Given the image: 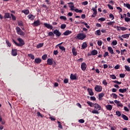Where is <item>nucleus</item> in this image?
Masks as SVG:
<instances>
[{"mask_svg": "<svg viewBox=\"0 0 130 130\" xmlns=\"http://www.w3.org/2000/svg\"><path fill=\"white\" fill-rule=\"evenodd\" d=\"M77 38L79 40H84L86 38V34L80 33L77 35Z\"/></svg>", "mask_w": 130, "mask_h": 130, "instance_id": "f257e3e1", "label": "nucleus"}, {"mask_svg": "<svg viewBox=\"0 0 130 130\" xmlns=\"http://www.w3.org/2000/svg\"><path fill=\"white\" fill-rule=\"evenodd\" d=\"M18 41H19V43H18L17 46L19 47H22V46L25 45V42L24 40L20 38L17 39Z\"/></svg>", "mask_w": 130, "mask_h": 130, "instance_id": "f03ea898", "label": "nucleus"}, {"mask_svg": "<svg viewBox=\"0 0 130 130\" xmlns=\"http://www.w3.org/2000/svg\"><path fill=\"white\" fill-rule=\"evenodd\" d=\"M94 90L96 92H101V91H102V86L100 85H95Z\"/></svg>", "mask_w": 130, "mask_h": 130, "instance_id": "7ed1b4c3", "label": "nucleus"}, {"mask_svg": "<svg viewBox=\"0 0 130 130\" xmlns=\"http://www.w3.org/2000/svg\"><path fill=\"white\" fill-rule=\"evenodd\" d=\"M12 55H13V56H17V55H18V50L17 49H12Z\"/></svg>", "mask_w": 130, "mask_h": 130, "instance_id": "20e7f679", "label": "nucleus"}, {"mask_svg": "<svg viewBox=\"0 0 130 130\" xmlns=\"http://www.w3.org/2000/svg\"><path fill=\"white\" fill-rule=\"evenodd\" d=\"M93 107L94 109H95L96 110H101V106L99 105L98 104H94Z\"/></svg>", "mask_w": 130, "mask_h": 130, "instance_id": "39448f33", "label": "nucleus"}, {"mask_svg": "<svg viewBox=\"0 0 130 130\" xmlns=\"http://www.w3.org/2000/svg\"><path fill=\"white\" fill-rule=\"evenodd\" d=\"M44 25L45 27L47 28V29H50V30H52L53 29V26H52V25H50L49 23H45Z\"/></svg>", "mask_w": 130, "mask_h": 130, "instance_id": "423d86ee", "label": "nucleus"}, {"mask_svg": "<svg viewBox=\"0 0 130 130\" xmlns=\"http://www.w3.org/2000/svg\"><path fill=\"white\" fill-rule=\"evenodd\" d=\"M81 68L82 71H86V69H87V64L85 62H83L81 63Z\"/></svg>", "mask_w": 130, "mask_h": 130, "instance_id": "0eeeda50", "label": "nucleus"}, {"mask_svg": "<svg viewBox=\"0 0 130 130\" xmlns=\"http://www.w3.org/2000/svg\"><path fill=\"white\" fill-rule=\"evenodd\" d=\"M53 34H55L56 36L59 37L61 35V32H60L58 30L55 29L53 31Z\"/></svg>", "mask_w": 130, "mask_h": 130, "instance_id": "6e6552de", "label": "nucleus"}, {"mask_svg": "<svg viewBox=\"0 0 130 130\" xmlns=\"http://www.w3.org/2000/svg\"><path fill=\"white\" fill-rule=\"evenodd\" d=\"M47 62L49 66H52L53 64V59L48 58Z\"/></svg>", "mask_w": 130, "mask_h": 130, "instance_id": "1a4fd4ad", "label": "nucleus"}, {"mask_svg": "<svg viewBox=\"0 0 130 130\" xmlns=\"http://www.w3.org/2000/svg\"><path fill=\"white\" fill-rule=\"evenodd\" d=\"M32 25H34L35 27H37V26H40V21L39 20H37L34 21V22L32 23Z\"/></svg>", "mask_w": 130, "mask_h": 130, "instance_id": "9d476101", "label": "nucleus"}, {"mask_svg": "<svg viewBox=\"0 0 130 130\" xmlns=\"http://www.w3.org/2000/svg\"><path fill=\"white\" fill-rule=\"evenodd\" d=\"M87 91H88L90 96L94 95V92H93V89L92 88H88Z\"/></svg>", "mask_w": 130, "mask_h": 130, "instance_id": "9b49d317", "label": "nucleus"}, {"mask_svg": "<svg viewBox=\"0 0 130 130\" xmlns=\"http://www.w3.org/2000/svg\"><path fill=\"white\" fill-rule=\"evenodd\" d=\"M70 34H72V31L69 30H67L63 33L64 36H68V35H70Z\"/></svg>", "mask_w": 130, "mask_h": 130, "instance_id": "f8f14e48", "label": "nucleus"}, {"mask_svg": "<svg viewBox=\"0 0 130 130\" xmlns=\"http://www.w3.org/2000/svg\"><path fill=\"white\" fill-rule=\"evenodd\" d=\"M106 108L107 110H109V111H111V110H112L113 107L111 105H107L106 106Z\"/></svg>", "mask_w": 130, "mask_h": 130, "instance_id": "ddd939ff", "label": "nucleus"}, {"mask_svg": "<svg viewBox=\"0 0 130 130\" xmlns=\"http://www.w3.org/2000/svg\"><path fill=\"white\" fill-rule=\"evenodd\" d=\"M27 18H28L29 20H31V21H33V20L35 19V16L32 14H29L27 16Z\"/></svg>", "mask_w": 130, "mask_h": 130, "instance_id": "4468645a", "label": "nucleus"}, {"mask_svg": "<svg viewBox=\"0 0 130 130\" xmlns=\"http://www.w3.org/2000/svg\"><path fill=\"white\" fill-rule=\"evenodd\" d=\"M108 51H109V52H110V53H111V54H115L114 52L113 49H112V47H108Z\"/></svg>", "mask_w": 130, "mask_h": 130, "instance_id": "2eb2a0df", "label": "nucleus"}, {"mask_svg": "<svg viewBox=\"0 0 130 130\" xmlns=\"http://www.w3.org/2000/svg\"><path fill=\"white\" fill-rule=\"evenodd\" d=\"M71 80H77V74H71L70 76Z\"/></svg>", "mask_w": 130, "mask_h": 130, "instance_id": "dca6fc26", "label": "nucleus"}, {"mask_svg": "<svg viewBox=\"0 0 130 130\" xmlns=\"http://www.w3.org/2000/svg\"><path fill=\"white\" fill-rule=\"evenodd\" d=\"M42 61L41 58H37L35 59V62H36V63H41Z\"/></svg>", "mask_w": 130, "mask_h": 130, "instance_id": "f3484780", "label": "nucleus"}, {"mask_svg": "<svg viewBox=\"0 0 130 130\" xmlns=\"http://www.w3.org/2000/svg\"><path fill=\"white\" fill-rule=\"evenodd\" d=\"M72 53L73 55H74V56H76L77 53V50L76 49V48L73 47L72 48Z\"/></svg>", "mask_w": 130, "mask_h": 130, "instance_id": "a211bd4d", "label": "nucleus"}, {"mask_svg": "<svg viewBox=\"0 0 130 130\" xmlns=\"http://www.w3.org/2000/svg\"><path fill=\"white\" fill-rule=\"evenodd\" d=\"M4 17L7 19H11V16H10V13H5Z\"/></svg>", "mask_w": 130, "mask_h": 130, "instance_id": "6ab92c4d", "label": "nucleus"}, {"mask_svg": "<svg viewBox=\"0 0 130 130\" xmlns=\"http://www.w3.org/2000/svg\"><path fill=\"white\" fill-rule=\"evenodd\" d=\"M95 35H98V36H100V35H101V30L100 29L97 30L95 31Z\"/></svg>", "mask_w": 130, "mask_h": 130, "instance_id": "aec40b11", "label": "nucleus"}, {"mask_svg": "<svg viewBox=\"0 0 130 130\" xmlns=\"http://www.w3.org/2000/svg\"><path fill=\"white\" fill-rule=\"evenodd\" d=\"M22 13H23L25 15H28L30 12L29 11V10H24L22 11Z\"/></svg>", "mask_w": 130, "mask_h": 130, "instance_id": "412c9836", "label": "nucleus"}, {"mask_svg": "<svg viewBox=\"0 0 130 130\" xmlns=\"http://www.w3.org/2000/svg\"><path fill=\"white\" fill-rule=\"evenodd\" d=\"M87 43L84 42L83 43L82 45V49H85V48H87Z\"/></svg>", "mask_w": 130, "mask_h": 130, "instance_id": "4be33fe9", "label": "nucleus"}, {"mask_svg": "<svg viewBox=\"0 0 130 130\" xmlns=\"http://www.w3.org/2000/svg\"><path fill=\"white\" fill-rule=\"evenodd\" d=\"M92 55H96L98 54V51L96 50H93L91 51Z\"/></svg>", "mask_w": 130, "mask_h": 130, "instance_id": "5701e85b", "label": "nucleus"}, {"mask_svg": "<svg viewBox=\"0 0 130 130\" xmlns=\"http://www.w3.org/2000/svg\"><path fill=\"white\" fill-rule=\"evenodd\" d=\"M121 116L124 119V120H128V117H127L126 115L122 114Z\"/></svg>", "mask_w": 130, "mask_h": 130, "instance_id": "b1692460", "label": "nucleus"}, {"mask_svg": "<svg viewBox=\"0 0 130 130\" xmlns=\"http://www.w3.org/2000/svg\"><path fill=\"white\" fill-rule=\"evenodd\" d=\"M126 91H127L126 88H124V89L120 88L119 89V91L120 92V93H124L126 92Z\"/></svg>", "mask_w": 130, "mask_h": 130, "instance_id": "393cba45", "label": "nucleus"}, {"mask_svg": "<svg viewBox=\"0 0 130 130\" xmlns=\"http://www.w3.org/2000/svg\"><path fill=\"white\" fill-rule=\"evenodd\" d=\"M81 24H83V25H85V26H86V27L87 28V29H90V26L88 25V23L82 21V22H81Z\"/></svg>", "mask_w": 130, "mask_h": 130, "instance_id": "a878e982", "label": "nucleus"}, {"mask_svg": "<svg viewBox=\"0 0 130 130\" xmlns=\"http://www.w3.org/2000/svg\"><path fill=\"white\" fill-rule=\"evenodd\" d=\"M28 56L31 58V59H35V57L34 56V55L32 54L31 53L28 54Z\"/></svg>", "mask_w": 130, "mask_h": 130, "instance_id": "bb28decb", "label": "nucleus"}, {"mask_svg": "<svg viewBox=\"0 0 130 130\" xmlns=\"http://www.w3.org/2000/svg\"><path fill=\"white\" fill-rule=\"evenodd\" d=\"M103 97H104V93H101L99 94V100H101V98H103Z\"/></svg>", "mask_w": 130, "mask_h": 130, "instance_id": "cd10ccee", "label": "nucleus"}, {"mask_svg": "<svg viewBox=\"0 0 130 130\" xmlns=\"http://www.w3.org/2000/svg\"><path fill=\"white\" fill-rule=\"evenodd\" d=\"M87 104L89 105V106L90 107H94V104H93V103L90 102V101H87Z\"/></svg>", "mask_w": 130, "mask_h": 130, "instance_id": "c85d7f7f", "label": "nucleus"}, {"mask_svg": "<svg viewBox=\"0 0 130 130\" xmlns=\"http://www.w3.org/2000/svg\"><path fill=\"white\" fill-rule=\"evenodd\" d=\"M121 37H122V38H128V37H129V34L122 35Z\"/></svg>", "mask_w": 130, "mask_h": 130, "instance_id": "c756f323", "label": "nucleus"}, {"mask_svg": "<svg viewBox=\"0 0 130 130\" xmlns=\"http://www.w3.org/2000/svg\"><path fill=\"white\" fill-rule=\"evenodd\" d=\"M17 34H19V35H21V36H25V32L23 31L22 30H20Z\"/></svg>", "mask_w": 130, "mask_h": 130, "instance_id": "7c9ffc66", "label": "nucleus"}, {"mask_svg": "<svg viewBox=\"0 0 130 130\" xmlns=\"http://www.w3.org/2000/svg\"><path fill=\"white\" fill-rule=\"evenodd\" d=\"M44 45L43 43H39L38 45H37V48H41Z\"/></svg>", "mask_w": 130, "mask_h": 130, "instance_id": "2f4dec72", "label": "nucleus"}, {"mask_svg": "<svg viewBox=\"0 0 130 130\" xmlns=\"http://www.w3.org/2000/svg\"><path fill=\"white\" fill-rule=\"evenodd\" d=\"M18 26H24V23L22 21H18Z\"/></svg>", "mask_w": 130, "mask_h": 130, "instance_id": "473e14b6", "label": "nucleus"}, {"mask_svg": "<svg viewBox=\"0 0 130 130\" xmlns=\"http://www.w3.org/2000/svg\"><path fill=\"white\" fill-rule=\"evenodd\" d=\"M59 49H60L62 51H64V52H66V48H64V47L61 46H59Z\"/></svg>", "mask_w": 130, "mask_h": 130, "instance_id": "72a5a7b5", "label": "nucleus"}, {"mask_svg": "<svg viewBox=\"0 0 130 130\" xmlns=\"http://www.w3.org/2000/svg\"><path fill=\"white\" fill-rule=\"evenodd\" d=\"M11 16L13 21H16V20H17V18L16 17V16H15V15H14V14H11Z\"/></svg>", "mask_w": 130, "mask_h": 130, "instance_id": "f704fd0d", "label": "nucleus"}, {"mask_svg": "<svg viewBox=\"0 0 130 130\" xmlns=\"http://www.w3.org/2000/svg\"><path fill=\"white\" fill-rule=\"evenodd\" d=\"M92 113H93L94 114H99V112L98 110H94L92 111Z\"/></svg>", "mask_w": 130, "mask_h": 130, "instance_id": "c9c22d12", "label": "nucleus"}, {"mask_svg": "<svg viewBox=\"0 0 130 130\" xmlns=\"http://www.w3.org/2000/svg\"><path fill=\"white\" fill-rule=\"evenodd\" d=\"M124 68H125V70L127 71V72H130V68H129V67H128V66L125 65Z\"/></svg>", "mask_w": 130, "mask_h": 130, "instance_id": "e433bc0d", "label": "nucleus"}, {"mask_svg": "<svg viewBox=\"0 0 130 130\" xmlns=\"http://www.w3.org/2000/svg\"><path fill=\"white\" fill-rule=\"evenodd\" d=\"M115 23V21H110V22H107V25L112 26V25H114Z\"/></svg>", "mask_w": 130, "mask_h": 130, "instance_id": "4c0bfd02", "label": "nucleus"}, {"mask_svg": "<svg viewBox=\"0 0 130 130\" xmlns=\"http://www.w3.org/2000/svg\"><path fill=\"white\" fill-rule=\"evenodd\" d=\"M119 29L121 30V31H125V30H127L126 27L119 26Z\"/></svg>", "mask_w": 130, "mask_h": 130, "instance_id": "58836bf2", "label": "nucleus"}, {"mask_svg": "<svg viewBox=\"0 0 130 130\" xmlns=\"http://www.w3.org/2000/svg\"><path fill=\"white\" fill-rule=\"evenodd\" d=\"M75 12H76V13H82L83 12V10H79L78 9H75Z\"/></svg>", "mask_w": 130, "mask_h": 130, "instance_id": "ea45409f", "label": "nucleus"}, {"mask_svg": "<svg viewBox=\"0 0 130 130\" xmlns=\"http://www.w3.org/2000/svg\"><path fill=\"white\" fill-rule=\"evenodd\" d=\"M60 19L61 20H64V21H67V17L63 16H60Z\"/></svg>", "mask_w": 130, "mask_h": 130, "instance_id": "a19ab883", "label": "nucleus"}, {"mask_svg": "<svg viewBox=\"0 0 130 130\" xmlns=\"http://www.w3.org/2000/svg\"><path fill=\"white\" fill-rule=\"evenodd\" d=\"M67 25L66 24H62L60 26L61 29H66Z\"/></svg>", "mask_w": 130, "mask_h": 130, "instance_id": "79ce46f5", "label": "nucleus"}, {"mask_svg": "<svg viewBox=\"0 0 130 130\" xmlns=\"http://www.w3.org/2000/svg\"><path fill=\"white\" fill-rule=\"evenodd\" d=\"M123 5H124V7H126L127 8V9H130V4H129L124 3Z\"/></svg>", "mask_w": 130, "mask_h": 130, "instance_id": "37998d69", "label": "nucleus"}, {"mask_svg": "<svg viewBox=\"0 0 130 130\" xmlns=\"http://www.w3.org/2000/svg\"><path fill=\"white\" fill-rule=\"evenodd\" d=\"M112 96L114 99H117V94H116V93H112Z\"/></svg>", "mask_w": 130, "mask_h": 130, "instance_id": "c03bdc74", "label": "nucleus"}, {"mask_svg": "<svg viewBox=\"0 0 130 130\" xmlns=\"http://www.w3.org/2000/svg\"><path fill=\"white\" fill-rule=\"evenodd\" d=\"M16 32L18 34L21 30V28L18 26L16 27Z\"/></svg>", "mask_w": 130, "mask_h": 130, "instance_id": "a18cd8bd", "label": "nucleus"}, {"mask_svg": "<svg viewBox=\"0 0 130 130\" xmlns=\"http://www.w3.org/2000/svg\"><path fill=\"white\" fill-rule=\"evenodd\" d=\"M42 59H43V60H46V58H47V55L45 54V55H43L42 57Z\"/></svg>", "mask_w": 130, "mask_h": 130, "instance_id": "49530a36", "label": "nucleus"}, {"mask_svg": "<svg viewBox=\"0 0 130 130\" xmlns=\"http://www.w3.org/2000/svg\"><path fill=\"white\" fill-rule=\"evenodd\" d=\"M116 115H117V116H121V113H120V111H116Z\"/></svg>", "mask_w": 130, "mask_h": 130, "instance_id": "de8ad7c7", "label": "nucleus"}, {"mask_svg": "<svg viewBox=\"0 0 130 130\" xmlns=\"http://www.w3.org/2000/svg\"><path fill=\"white\" fill-rule=\"evenodd\" d=\"M6 43L9 47H11L12 46V44L10 43V41H9L8 40H6Z\"/></svg>", "mask_w": 130, "mask_h": 130, "instance_id": "09e8293b", "label": "nucleus"}, {"mask_svg": "<svg viewBox=\"0 0 130 130\" xmlns=\"http://www.w3.org/2000/svg\"><path fill=\"white\" fill-rule=\"evenodd\" d=\"M48 36H53V37H54V34L52 31H50L48 33Z\"/></svg>", "mask_w": 130, "mask_h": 130, "instance_id": "8fccbe9b", "label": "nucleus"}, {"mask_svg": "<svg viewBox=\"0 0 130 130\" xmlns=\"http://www.w3.org/2000/svg\"><path fill=\"white\" fill-rule=\"evenodd\" d=\"M110 76L111 79H113V80H115V79H116V76L114 75H110Z\"/></svg>", "mask_w": 130, "mask_h": 130, "instance_id": "3c124183", "label": "nucleus"}, {"mask_svg": "<svg viewBox=\"0 0 130 130\" xmlns=\"http://www.w3.org/2000/svg\"><path fill=\"white\" fill-rule=\"evenodd\" d=\"M103 85H104L105 86H107V85L108 84V83H107V82H106V80H104L103 81Z\"/></svg>", "mask_w": 130, "mask_h": 130, "instance_id": "603ef678", "label": "nucleus"}, {"mask_svg": "<svg viewBox=\"0 0 130 130\" xmlns=\"http://www.w3.org/2000/svg\"><path fill=\"white\" fill-rule=\"evenodd\" d=\"M78 122H80V123H84V122H85V120L81 119L78 120Z\"/></svg>", "mask_w": 130, "mask_h": 130, "instance_id": "864d4df0", "label": "nucleus"}, {"mask_svg": "<svg viewBox=\"0 0 130 130\" xmlns=\"http://www.w3.org/2000/svg\"><path fill=\"white\" fill-rule=\"evenodd\" d=\"M113 83H115V84H119V85H120L121 84V82H119L117 80L113 81Z\"/></svg>", "mask_w": 130, "mask_h": 130, "instance_id": "5fc2aeb1", "label": "nucleus"}, {"mask_svg": "<svg viewBox=\"0 0 130 130\" xmlns=\"http://www.w3.org/2000/svg\"><path fill=\"white\" fill-rule=\"evenodd\" d=\"M90 100L91 101H96V98L95 96H91Z\"/></svg>", "mask_w": 130, "mask_h": 130, "instance_id": "6e6d98bb", "label": "nucleus"}, {"mask_svg": "<svg viewBox=\"0 0 130 130\" xmlns=\"http://www.w3.org/2000/svg\"><path fill=\"white\" fill-rule=\"evenodd\" d=\"M109 17H110V19H112V20H113L114 19V16L113 15V14H112L111 13L110 14Z\"/></svg>", "mask_w": 130, "mask_h": 130, "instance_id": "4d7b16f0", "label": "nucleus"}, {"mask_svg": "<svg viewBox=\"0 0 130 130\" xmlns=\"http://www.w3.org/2000/svg\"><path fill=\"white\" fill-rule=\"evenodd\" d=\"M117 10H118L119 13H121V12H122V9H121V8L119 7H116Z\"/></svg>", "mask_w": 130, "mask_h": 130, "instance_id": "13d9d810", "label": "nucleus"}, {"mask_svg": "<svg viewBox=\"0 0 130 130\" xmlns=\"http://www.w3.org/2000/svg\"><path fill=\"white\" fill-rule=\"evenodd\" d=\"M98 45H99V46H101V45H102V41L101 40L98 41Z\"/></svg>", "mask_w": 130, "mask_h": 130, "instance_id": "bf43d9fd", "label": "nucleus"}, {"mask_svg": "<svg viewBox=\"0 0 130 130\" xmlns=\"http://www.w3.org/2000/svg\"><path fill=\"white\" fill-rule=\"evenodd\" d=\"M92 11L93 12V14H97V10L96 8H92Z\"/></svg>", "mask_w": 130, "mask_h": 130, "instance_id": "052dcab7", "label": "nucleus"}, {"mask_svg": "<svg viewBox=\"0 0 130 130\" xmlns=\"http://www.w3.org/2000/svg\"><path fill=\"white\" fill-rule=\"evenodd\" d=\"M109 54V53H108V52H105L104 54V57H106V56H108Z\"/></svg>", "mask_w": 130, "mask_h": 130, "instance_id": "680f3d73", "label": "nucleus"}, {"mask_svg": "<svg viewBox=\"0 0 130 130\" xmlns=\"http://www.w3.org/2000/svg\"><path fill=\"white\" fill-rule=\"evenodd\" d=\"M112 44H113V45L115 46L117 44V41L116 40H115L112 42Z\"/></svg>", "mask_w": 130, "mask_h": 130, "instance_id": "e2e57ef3", "label": "nucleus"}, {"mask_svg": "<svg viewBox=\"0 0 130 130\" xmlns=\"http://www.w3.org/2000/svg\"><path fill=\"white\" fill-rule=\"evenodd\" d=\"M63 82L64 84H68V83H69V79H64Z\"/></svg>", "mask_w": 130, "mask_h": 130, "instance_id": "0e129e2a", "label": "nucleus"}, {"mask_svg": "<svg viewBox=\"0 0 130 130\" xmlns=\"http://www.w3.org/2000/svg\"><path fill=\"white\" fill-rule=\"evenodd\" d=\"M124 20L125 22H130V18L128 17H125Z\"/></svg>", "mask_w": 130, "mask_h": 130, "instance_id": "69168bd1", "label": "nucleus"}, {"mask_svg": "<svg viewBox=\"0 0 130 130\" xmlns=\"http://www.w3.org/2000/svg\"><path fill=\"white\" fill-rule=\"evenodd\" d=\"M1 121L2 122V124H5V123H6V121L5 120H3L2 118H1Z\"/></svg>", "mask_w": 130, "mask_h": 130, "instance_id": "338daca9", "label": "nucleus"}, {"mask_svg": "<svg viewBox=\"0 0 130 130\" xmlns=\"http://www.w3.org/2000/svg\"><path fill=\"white\" fill-rule=\"evenodd\" d=\"M120 78H124L125 77V74H120L119 75Z\"/></svg>", "mask_w": 130, "mask_h": 130, "instance_id": "774afa93", "label": "nucleus"}]
</instances>
